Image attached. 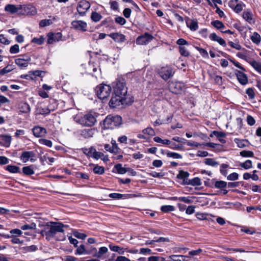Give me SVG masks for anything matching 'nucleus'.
Segmentation results:
<instances>
[{
    "label": "nucleus",
    "instance_id": "nucleus-26",
    "mask_svg": "<svg viewBox=\"0 0 261 261\" xmlns=\"http://www.w3.org/2000/svg\"><path fill=\"white\" fill-rule=\"evenodd\" d=\"M95 251V253L93 255L94 256L100 258L102 256V255L108 251V249L106 247H101L99 248L98 252L96 251V249H93Z\"/></svg>",
    "mask_w": 261,
    "mask_h": 261
},
{
    "label": "nucleus",
    "instance_id": "nucleus-33",
    "mask_svg": "<svg viewBox=\"0 0 261 261\" xmlns=\"http://www.w3.org/2000/svg\"><path fill=\"white\" fill-rule=\"evenodd\" d=\"M93 158L96 160H98L100 159L103 161H107L108 160V158L106 156H105L103 153L97 151L96 150L95 151V154Z\"/></svg>",
    "mask_w": 261,
    "mask_h": 261
},
{
    "label": "nucleus",
    "instance_id": "nucleus-63",
    "mask_svg": "<svg viewBox=\"0 0 261 261\" xmlns=\"http://www.w3.org/2000/svg\"><path fill=\"white\" fill-rule=\"evenodd\" d=\"M19 51V46L18 44H15L10 47V52L11 54H17Z\"/></svg>",
    "mask_w": 261,
    "mask_h": 261
},
{
    "label": "nucleus",
    "instance_id": "nucleus-29",
    "mask_svg": "<svg viewBox=\"0 0 261 261\" xmlns=\"http://www.w3.org/2000/svg\"><path fill=\"white\" fill-rule=\"evenodd\" d=\"M250 39L253 43L256 44H259L261 40L260 36L256 32L253 33Z\"/></svg>",
    "mask_w": 261,
    "mask_h": 261
},
{
    "label": "nucleus",
    "instance_id": "nucleus-61",
    "mask_svg": "<svg viewBox=\"0 0 261 261\" xmlns=\"http://www.w3.org/2000/svg\"><path fill=\"white\" fill-rule=\"evenodd\" d=\"M246 93L248 95L250 99H252L254 98L255 94L253 88H248L246 91Z\"/></svg>",
    "mask_w": 261,
    "mask_h": 261
},
{
    "label": "nucleus",
    "instance_id": "nucleus-34",
    "mask_svg": "<svg viewBox=\"0 0 261 261\" xmlns=\"http://www.w3.org/2000/svg\"><path fill=\"white\" fill-rule=\"evenodd\" d=\"M14 69L13 66L12 65H8L3 69L0 70V75H4L6 73H8Z\"/></svg>",
    "mask_w": 261,
    "mask_h": 261
},
{
    "label": "nucleus",
    "instance_id": "nucleus-25",
    "mask_svg": "<svg viewBox=\"0 0 261 261\" xmlns=\"http://www.w3.org/2000/svg\"><path fill=\"white\" fill-rule=\"evenodd\" d=\"M249 64L258 72L261 73V62L256 61H247Z\"/></svg>",
    "mask_w": 261,
    "mask_h": 261
},
{
    "label": "nucleus",
    "instance_id": "nucleus-49",
    "mask_svg": "<svg viewBox=\"0 0 261 261\" xmlns=\"http://www.w3.org/2000/svg\"><path fill=\"white\" fill-rule=\"evenodd\" d=\"M240 154L243 157L251 158L254 156V153L249 150H243L240 152Z\"/></svg>",
    "mask_w": 261,
    "mask_h": 261
},
{
    "label": "nucleus",
    "instance_id": "nucleus-32",
    "mask_svg": "<svg viewBox=\"0 0 261 261\" xmlns=\"http://www.w3.org/2000/svg\"><path fill=\"white\" fill-rule=\"evenodd\" d=\"M23 173L27 175H31L34 174L32 166H25L22 168Z\"/></svg>",
    "mask_w": 261,
    "mask_h": 261
},
{
    "label": "nucleus",
    "instance_id": "nucleus-2",
    "mask_svg": "<svg viewBox=\"0 0 261 261\" xmlns=\"http://www.w3.org/2000/svg\"><path fill=\"white\" fill-rule=\"evenodd\" d=\"M65 226L62 223L50 222L46 224L44 229L41 231V234L45 236L46 239L49 240L57 232H64L63 228Z\"/></svg>",
    "mask_w": 261,
    "mask_h": 261
},
{
    "label": "nucleus",
    "instance_id": "nucleus-3",
    "mask_svg": "<svg viewBox=\"0 0 261 261\" xmlns=\"http://www.w3.org/2000/svg\"><path fill=\"white\" fill-rule=\"evenodd\" d=\"M122 123V118L118 115L108 116L103 121V127L104 129H114L120 126Z\"/></svg>",
    "mask_w": 261,
    "mask_h": 261
},
{
    "label": "nucleus",
    "instance_id": "nucleus-23",
    "mask_svg": "<svg viewBox=\"0 0 261 261\" xmlns=\"http://www.w3.org/2000/svg\"><path fill=\"white\" fill-rule=\"evenodd\" d=\"M185 185H190L193 186H199L201 185V179L198 177H195L192 179H189L185 182Z\"/></svg>",
    "mask_w": 261,
    "mask_h": 261
},
{
    "label": "nucleus",
    "instance_id": "nucleus-18",
    "mask_svg": "<svg viewBox=\"0 0 261 261\" xmlns=\"http://www.w3.org/2000/svg\"><path fill=\"white\" fill-rule=\"evenodd\" d=\"M236 74L240 84L245 85L248 83V77L246 74L243 72L237 70L236 71Z\"/></svg>",
    "mask_w": 261,
    "mask_h": 261
},
{
    "label": "nucleus",
    "instance_id": "nucleus-6",
    "mask_svg": "<svg viewBox=\"0 0 261 261\" xmlns=\"http://www.w3.org/2000/svg\"><path fill=\"white\" fill-rule=\"evenodd\" d=\"M158 73L162 79L167 81L173 76L175 70L171 66H166L159 69Z\"/></svg>",
    "mask_w": 261,
    "mask_h": 261
},
{
    "label": "nucleus",
    "instance_id": "nucleus-50",
    "mask_svg": "<svg viewBox=\"0 0 261 261\" xmlns=\"http://www.w3.org/2000/svg\"><path fill=\"white\" fill-rule=\"evenodd\" d=\"M39 143L40 144L45 145L48 147H51L53 146L52 142L50 140L45 139H40L39 140Z\"/></svg>",
    "mask_w": 261,
    "mask_h": 261
},
{
    "label": "nucleus",
    "instance_id": "nucleus-5",
    "mask_svg": "<svg viewBox=\"0 0 261 261\" xmlns=\"http://www.w3.org/2000/svg\"><path fill=\"white\" fill-rule=\"evenodd\" d=\"M76 121L83 126L90 127L95 124L96 119L93 114L88 113L81 116Z\"/></svg>",
    "mask_w": 261,
    "mask_h": 261
},
{
    "label": "nucleus",
    "instance_id": "nucleus-31",
    "mask_svg": "<svg viewBox=\"0 0 261 261\" xmlns=\"http://www.w3.org/2000/svg\"><path fill=\"white\" fill-rule=\"evenodd\" d=\"M211 24L218 30L223 29L225 28L223 23L219 20H215L211 22Z\"/></svg>",
    "mask_w": 261,
    "mask_h": 261
},
{
    "label": "nucleus",
    "instance_id": "nucleus-45",
    "mask_svg": "<svg viewBox=\"0 0 261 261\" xmlns=\"http://www.w3.org/2000/svg\"><path fill=\"white\" fill-rule=\"evenodd\" d=\"M98 65L94 64L93 63H90L88 67V70L89 72L91 70L93 71V75L96 76V74L94 73L98 71Z\"/></svg>",
    "mask_w": 261,
    "mask_h": 261
},
{
    "label": "nucleus",
    "instance_id": "nucleus-20",
    "mask_svg": "<svg viewBox=\"0 0 261 261\" xmlns=\"http://www.w3.org/2000/svg\"><path fill=\"white\" fill-rule=\"evenodd\" d=\"M109 36L112 38L115 42L118 43L123 42L125 40V37L124 35L119 33H111Z\"/></svg>",
    "mask_w": 261,
    "mask_h": 261
},
{
    "label": "nucleus",
    "instance_id": "nucleus-59",
    "mask_svg": "<svg viewBox=\"0 0 261 261\" xmlns=\"http://www.w3.org/2000/svg\"><path fill=\"white\" fill-rule=\"evenodd\" d=\"M142 132L145 134L153 136L155 135L154 130L151 127H147L142 130Z\"/></svg>",
    "mask_w": 261,
    "mask_h": 261
},
{
    "label": "nucleus",
    "instance_id": "nucleus-30",
    "mask_svg": "<svg viewBox=\"0 0 261 261\" xmlns=\"http://www.w3.org/2000/svg\"><path fill=\"white\" fill-rule=\"evenodd\" d=\"M204 163L206 165L211 166L212 167H217L219 165V163L216 161L214 159L207 158L205 159Z\"/></svg>",
    "mask_w": 261,
    "mask_h": 261
},
{
    "label": "nucleus",
    "instance_id": "nucleus-51",
    "mask_svg": "<svg viewBox=\"0 0 261 261\" xmlns=\"http://www.w3.org/2000/svg\"><path fill=\"white\" fill-rule=\"evenodd\" d=\"M174 210V207L172 205H163L161 207V211L164 213L172 212Z\"/></svg>",
    "mask_w": 261,
    "mask_h": 261
},
{
    "label": "nucleus",
    "instance_id": "nucleus-58",
    "mask_svg": "<svg viewBox=\"0 0 261 261\" xmlns=\"http://www.w3.org/2000/svg\"><path fill=\"white\" fill-rule=\"evenodd\" d=\"M213 135H215L218 138H224L226 136L224 133L216 130H214L212 132V133L210 135V137H212Z\"/></svg>",
    "mask_w": 261,
    "mask_h": 261
},
{
    "label": "nucleus",
    "instance_id": "nucleus-46",
    "mask_svg": "<svg viewBox=\"0 0 261 261\" xmlns=\"http://www.w3.org/2000/svg\"><path fill=\"white\" fill-rule=\"evenodd\" d=\"M93 170L94 173L100 175L102 174L105 172V168L102 166L97 165L94 166Z\"/></svg>",
    "mask_w": 261,
    "mask_h": 261
},
{
    "label": "nucleus",
    "instance_id": "nucleus-53",
    "mask_svg": "<svg viewBox=\"0 0 261 261\" xmlns=\"http://www.w3.org/2000/svg\"><path fill=\"white\" fill-rule=\"evenodd\" d=\"M195 48L199 52L200 55L204 58H208V54L207 51L202 48L196 46Z\"/></svg>",
    "mask_w": 261,
    "mask_h": 261
},
{
    "label": "nucleus",
    "instance_id": "nucleus-22",
    "mask_svg": "<svg viewBox=\"0 0 261 261\" xmlns=\"http://www.w3.org/2000/svg\"><path fill=\"white\" fill-rule=\"evenodd\" d=\"M11 137L9 135H1L0 140L2 142L4 146L9 147L11 142Z\"/></svg>",
    "mask_w": 261,
    "mask_h": 261
},
{
    "label": "nucleus",
    "instance_id": "nucleus-47",
    "mask_svg": "<svg viewBox=\"0 0 261 261\" xmlns=\"http://www.w3.org/2000/svg\"><path fill=\"white\" fill-rule=\"evenodd\" d=\"M91 18L94 22L99 21L102 18L101 15L96 12H93L91 14Z\"/></svg>",
    "mask_w": 261,
    "mask_h": 261
},
{
    "label": "nucleus",
    "instance_id": "nucleus-36",
    "mask_svg": "<svg viewBox=\"0 0 261 261\" xmlns=\"http://www.w3.org/2000/svg\"><path fill=\"white\" fill-rule=\"evenodd\" d=\"M75 254L76 255H81L83 254H89V253L86 250L84 245H81L77 248Z\"/></svg>",
    "mask_w": 261,
    "mask_h": 261
},
{
    "label": "nucleus",
    "instance_id": "nucleus-44",
    "mask_svg": "<svg viewBox=\"0 0 261 261\" xmlns=\"http://www.w3.org/2000/svg\"><path fill=\"white\" fill-rule=\"evenodd\" d=\"M6 170L13 173H18L20 172L19 168L16 166L8 165L6 167Z\"/></svg>",
    "mask_w": 261,
    "mask_h": 261
},
{
    "label": "nucleus",
    "instance_id": "nucleus-17",
    "mask_svg": "<svg viewBox=\"0 0 261 261\" xmlns=\"http://www.w3.org/2000/svg\"><path fill=\"white\" fill-rule=\"evenodd\" d=\"M18 5L7 4L5 7V11L10 14H17L18 15Z\"/></svg>",
    "mask_w": 261,
    "mask_h": 261
},
{
    "label": "nucleus",
    "instance_id": "nucleus-57",
    "mask_svg": "<svg viewBox=\"0 0 261 261\" xmlns=\"http://www.w3.org/2000/svg\"><path fill=\"white\" fill-rule=\"evenodd\" d=\"M95 150V148H94L93 147H91L88 149H86V151H85L84 152L85 153L87 154V155L93 158Z\"/></svg>",
    "mask_w": 261,
    "mask_h": 261
},
{
    "label": "nucleus",
    "instance_id": "nucleus-27",
    "mask_svg": "<svg viewBox=\"0 0 261 261\" xmlns=\"http://www.w3.org/2000/svg\"><path fill=\"white\" fill-rule=\"evenodd\" d=\"M190 174L189 172L184 171H180L179 173L177 175V178L183 180V182L185 184V182L188 181V177Z\"/></svg>",
    "mask_w": 261,
    "mask_h": 261
},
{
    "label": "nucleus",
    "instance_id": "nucleus-11",
    "mask_svg": "<svg viewBox=\"0 0 261 261\" xmlns=\"http://www.w3.org/2000/svg\"><path fill=\"white\" fill-rule=\"evenodd\" d=\"M153 39V37L148 34L145 33L144 35L139 36L136 39V43L138 45H146L150 42Z\"/></svg>",
    "mask_w": 261,
    "mask_h": 261
},
{
    "label": "nucleus",
    "instance_id": "nucleus-48",
    "mask_svg": "<svg viewBox=\"0 0 261 261\" xmlns=\"http://www.w3.org/2000/svg\"><path fill=\"white\" fill-rule=\"evenodd\" d=\"M229 165L226 164H222L220 165V171L223 175L225 176L227 174L228 172L227 169Z\"/></svg>",
    "mask_w": 261,
    "mask_h": 261
},
{
    "label": "nucleus",
    "instance_id": "nucleus-37",
    "mask_svg": "<svg viewBox=\"0 0 261 261\" xmlns=\"http://www.w3.org/2000/svg\"><path fill=\"white\" fill-rule=\"evenodd\" d=\"M243 17L250 23L252 21V14L250 11H245L243 13Z\"/></svg>",
    "mask_w": 261,
    "mask_h": 261
},
{
    "label": "nucleus",
    "instance_id": "nucleus-42",
    "mask_svg": "<svg viewBox=\"0 0 261 261\" xmlns=\"http://www.w3.org/2000/svg\"><path fill=\"white\" fill-rule=\"evenodd\" d=\"M115 168L117 172L121 174H125L128 170L127 169L123 167L120 164H117L115 166Z\"/></svg>",
    "mask_w": 261,
    "mask_h": 261
},
{
    "label": "nucleus",
    "instance_id": "nucleus-24",
    "mask_svg": "<svg viewBox=\"0 0 261 261\" xmlns=\"http://www.w3.org/2000/svg\"><path fill=\"white\" fill-rule=\"evenodd\" d=\"M109 248L111 251L117 252L120 254H123L125 251L126 250V248H123L118 246H115L112 244L109 245Z\"/></svg>",
    "mask_w": 261,
    "mask_h": 261
},
{
    "label": "nucleus",
    "instance_id": "nucleus-9",
    "mask_svg": "<svg viewBox=\"0 0 261 261\" xmlns=\"http://www.w3.org/2000/svg\"><path fill=\"white\" fill-rule=\"evenodd\" d=\"M19 57L15 60L16 64L21 68L27 67L31 61V57L27 55H20Z\"/></svg>",
    "mask_w": 261,
    "mask_h": 261
},
{
    "label": "nucleus",
    "instance_id": "nucleus-12",
    "mask_svg": "<svg viewBox=\"0 0 261 261\" xmlns=\"http://www.w3.org/2000/svg\"><path fill=\"white\" fill-rule=\"evenodd\" d=\"M72 27L78 31H86L87 30V24L82 20H74L71 22Z\"/></svg>",
    "mask_w": 261,
    "mask_h": 261
},
{
    "label": "nucleus",
    "instance_id": "nucleus-10",
    "mask_svg": "<svg viewBox=\"0 0 261 261\" xmlns=\"http://www.w3.org/2000/svg\"><path fill=\"white\" fill-rule=\"evenodd\" d=\"M184 84L179 82H171L169 83L170 90L175 94L179 93L182 89Z\"/></svg>",
    "mask_w": 261,
    "mask_h": 261
},
{
    "label": "nucleus",
    "instance_id": "nucleus-62",
    "mask_svg": "<svg viewBox=\"0 0 261 261\" xmlns=\"http://www.w3.org/2000/svg\"><path fill=\"white\" fill-rule=\"evenodd\" d=\"M238 178L239 174L236 172H233L227 176V179L229 180H237Z\"/></svg>",
    "mask_w": 261,
    "mask_h": 261
},
{
    "label": "nucleus",
    "instance_id": "nucleus-38",
    "mask_svg": "<svg viewBox=\"0 0 261 261\" xmlns=\"http://www.w3.org/2000/svg\"><path fill=\"white\" fill-rule=\"evenodd\" d=\"M187 26L191 31H195L198 29V22L195 20H192L190 22L187 23Z\"/></svg>",
    "mask_w": 261,
    "mask_h": 261
},
{
    "label": "nucleus",
    "instance_id": "nucleus-60",
    "mask_svg": "<svg viewBox=\"0 0 261 261\" xmlns=\"http://www.w3.org/2000/svg\"><path fill=\"white\" fill-rule=\"evenodd\" d=\"M73 235L75 237L82 240H84L87 237L86 234L77 231H74Z\"/></svg>",
    "mask_w": 261,
    "mask_h": 261
},
{
    "label": "nucleus",
    "instance_id": "nucleus-19",
    "mask_svg": "<svg viewBox=\"0 0 261 261\" xmlns=\"http://www.w3.org/2000/svg\"><path fill=\"white\" fill-rule=\"evenodd\" d=\"M209 38L214 41L218 42L220 45L223 46H226L225 41L221 37L218 36L215 33H213L209 35Z\"/></svg>",
    "mask_w": 261,
    "mask_h": 261
},
{
    "label": "nucleus",
    "instance_id": "nucleus-55",
    "mask_svg": "<svg viewBox=\"0 0 261 261\" xmlns=\"http://www.w3.org/2000/svg\"><path fill=\"white\" fill-rule=\"evenodd\" d=\"M53 23V21L51 19H43L41 20L39 23L40 27H44L48 26Z\"/></svg>",
    "mask_w": 261,
    "mask_h": 261
},
{
    "label": "nucleus",
    "instance_id": "nucleus-41",
    "mask_svg": "<svg viewBox=\"0 0 261 261\" xmlns=\"http://www.w3.org/2000/svg\"><path fill=\"white\" fill-rule=\"evenodd\" d=\"M240 166L245 169H249L252 167V161L249 160H246L245 162L241 163Z\"/></svg>",
    "mask_w": 261,
    "mask_h": 261
},
{
    "label": "nucleus",
    "instance_id": "nucleus-54",
    "mask_svg": "<svg viewBox=\"0 0 261 261\" xmlns=\"http://www.w3.org/2000/svg\"><path fill=\"white\" fill-rule=\"evenodd\" d=\"M179 49L180 54L181 56L184 57H188L189 56L190 53L185 46H179Z\"/></svg>",
    "mask_w": 261,
    "mask_h": 261
},
{
    "label": "nucleus",
    "instance_id": "nucleus-13",
    "mask_svg": "<svg viewBox=\"0 0 261 261\" xmlns=\"http://www.w3.org/2000/svg\"><path fill=\"white\" fill-rule=\"evenodd\" d=\"M35 156V153L32 151H25L22 152L20 155V160L23 162H27L30 159V161L32 162H34V160L33 159Z\"/></svg>",
    "mask_w": 261,
    "mask_h": 261
},
{
    "label": "nucleus",
    "instance_id": "nucleus-21",
    "mask_svg": "<svg viewBox=\"0 0 261 261\" xmlns=\"http://www.w3.org/2000/svg\"><path fill=\"white\" fill-rule=\"evenodd\" d=\"M18 108L22 113H27L30 112L31 108L29 104L25 102H21L18 104Z\"/></svg>",
    "mask_w": 261,
    "mask_h": 261
},
{
    "label": "nucleus",
    "instance_id": "nucleus-64",
    "mask_svg": "<svg viewBox=\"0 0 261 261\" xmlns=\"http://www.w3.org/2000/svg\"><path fill=\"white\" fill-rule=\"evenodd\" d=\"M44 38L43 37H40L39 38H34L32 41L38 45H41L44 42Z\"/></svg>",
    "mask_w": 261,
    "mask_h": 261
},
{
    "label": "nucleus",
    "instance_id": "nucleus-15",
    "mask_svg": "<svg viewBox=\"0 0 261 261\" xmlns=\"http://www.w3.org/2000/svg\"><path fill=\"white\" fill-rule=\"evenodd\" d=\"M96 132L94 128L84 129L81 130L80 135L85 139H89L93 137Z\"/></svg>",
    "mask_w": 261,
    "mask_h": 261
},
{
    "label": "nucleus",
    "instance_id": "nucleus-56",
    "mask_svg": "<svg viewBox=\"0 0 261 261\" xmlns=\"http://www.w3.org/2000/svg\"><path fill=\"white\" fill-rule=\"evenodd\" d=\"M38 113L41 115H47L48 114L50 111L47 108H38L37 109Z\"/></svg>",
    "mask_w": 261,
    "mask_h": 261
},
{
    "label": "nucleus",
    "instance_id": "nucleus-52",
    "mask_svg": "<svg viewBox=\"0 0 261 261\" xmlns=\"http://www.w3.org/2000/svg\"><path fill=\"white\" fill-rule=\"evenodd\" d=\"M10 234L12 237H18L21 236L22 234V232L19 229H13L10 230Z\"/></svg>",
    "mask_w": 261,
    "mask_h": 261
},
{
    "label": "nucleus",
    "instance_id": "nucleus-4",
    "mask_svg": "<svg viewBox=\"0 0 261 261\" xmlns=\"http://www.w3.org/2000/svg\"><path fill=\"white\" fill-rule=\"evenodd\" d=\"M95 91L98 97L100 99L104 100L110 96L112 88L109 85L101 84L96 87Z\"/></svg>",
    "mask_w": 261,
    "mask_h": 261
},
{
    "label": "nucleus",
    "instance_id": "nucleus-40",
    "mask_svg": "<svg viewBox=\"0 0 261 261\" xmlns=\"http://www.w3.org/2000/svg\"><path fill=\"white\" fill-rule=\"evenodd\" d=\"M166 155L168 158H171L175 159H180L182 158L181 154L173 152L167 151L166 152Z\"/></svg>",
    "mask_w": 261,
    "mask_h": 261
},
{
    "label": "nucleus",
    "instance_id": "nucleus-8",
    "mask_svg": "<svg viewBox=\"0 0 261 261\" xmlns=\"http://www.w3.org/2000/svg\"><path fill=\"white\" fill-rule=\"evenodd\" d=\"M90 4L86 1H81L77 7V10L81 16L84 15L90 8Z\"/></svg>",
    "mask_w": 261,
    "mask_h": 261
},
{
    "label": "nucleus",
    "instance_id": "nucleus-43",
    "mask_svg": "<svg viewBox=\"0 0 261 261\" xmlns=\"http://www.w3.org/2000/svg\"><path fill=\"white\" fill-rule=\"evenodd\" d=\"M234 142L237 144L238 146L240 148H244L246 146L248 141L245 140H240L239 139H235Z\"/></svg>",
    "mask_w": 261,
    "mask_h": 261
},
{
    "label": "nucleus",
    "instance_id": "nucleus-39",
    "mask_svg": "<svg viewBox=\"0 0 261 261\" xmlns=\"http://www.w3.org/2000/svg\"><path fill=\"white\" fill-rule=\"evenodd\" d=\"M227 183L223 180H217L215 182L214 186L217 189H223L226 187Z\"/></svg>",
    "mask_w": 261,
    "mask_h": 261
},
{
    "label": "nucleus",
    "instance_id": "nucleus-28",
    "mask_svg": "<svg viewBox=\"0 0 261 261\" xmlns=\"http://www.w3.org/2000/svg\"><path fill=\"white\" fill-rule=\"evenodd\" d=\"M189 256L186 255H173L170 256V258L173 261H188L187 258L189 257Z\"/></svg>",
    "mask_w": 261,
    "mask_h": 261
},
{
    "label": "nucleus",
    "instance_id": "nucleus-7",
    "mask_svg": "<svg viewBox=\"0 0 261 261\" xmlns=\"http://www.w3.org/2000/svg\"><path fill=\"white\" fill-rule=\"evenodd\" d=\"M18 15L33 14L35 12V8L31 5H18Z\"/></svg>",
    "mask_w": 261,
    "mask_h": 261
},
{
    "label": "nucleus",
    "instance_id": "nucleus-35",
    "mask_svg": "<svg viewBox=\"0 0 261 261\" xmlns=\"http://www.w3.org/2000/svg\"><path fill=\"white\" fill-rule=\"evenodd\" d=\"M153 140L154 142L161 143L164 145H169L171 144V141L168 139H162L159 137H155L153 138Z\"/></svg>",
    "mask_w": 261,
    "mask_h": 261
},
{
    "label": "nucleus",
    "instance_id": "nucleus-14",
    "mask_svg": "<svg viewBox=\"0 0 261 261\" xmlns=\"http://www.w3.org/2000/svg\"><path fill=\"white\" fill-rule=\"evenodd\" d=\"M32 132L34 136L37 138L42 137L46 134V129L39 126L34 127L32 129Z\"/></svg>",
    "mask_w": 261,
    "mask_h": 261
},
{
    "label": "nucleus",
    "instance_id": "nucleus-16",
    "mask_svg": "<svg viewBox=\"0 0 261 261\" xmlns=\"http://www.w3.org/2000/svg\"><path fill=\"white\" fill-rule=\"evenodd\" d=\"M62 37V35L60 32L55 34H49L48 35L47 43L48 44H53L56 41L60 40Z\"/></svg>",
    "mask_w": 261,
    "mask_h": 261
},
{
    "label": "nucleus",
    "instance_id": "nucleus-1",
    "mask_svg": "<svg viewBox=\"0 0 261 261\" xmlns=\"http://www.w3.org/2000/svg\"><path fill=\"white\" fill-rule=\"evenodd\" d=\"M113 91L109 102L110 107H122L133 102V98L127 93V87L124 79H119L113 83Z\"/></svg>",
    "mask_w": 261,
    "mask_h": 261
}]
</instances>
